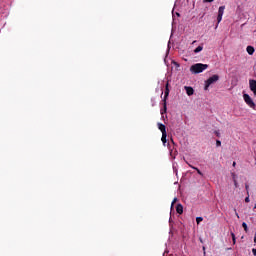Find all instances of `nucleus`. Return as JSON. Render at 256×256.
I'll list each match as a JSON object with an SVG mask.
<instances>
[{"label":"nucleus","instance_id":"nucleus-1","mask_svg":"<svg viewBox=\"0 0 256 256\" xmlns=\"http://www.w3.org/2000/svg\"><path fill=\"white\" fill-rule=\"evenodd\" d=\"M207 69H209V65L203 63H196L190 67L191 73H194L195 75L203 73Z\"/></svg>","mask_w":256,"mask_h":256},{"label":"nucleus","instance_id":"nucleus-2","mask_svg":"<svg viewBox=\"0 0 256 256\" xmlns=\"http://www.w3.org/2000/svg\"><path fill=\"white\" fill-rule=\"evenodd\" d=\"M217 81H219V75L214 74L213 76H211L210 78H208L205 81V86H204V90L208 91L209 87H211V85H213V83H217Z\"/></svg>","mask_w":256,"mask_h":256},{"label":"nucleus","instance_id":"nucleus-3","mask_svg":"<svg viewBox=\"0 0 256 256\" xmlns=\"http://www.w3.org/2000/svg\"><path fill=\"white\" fill-rule=\"evenodd\" d=\"M243 99L246 105H248V107H250L251 109H255L256 107L255 102L253 101V98L249 96V94H243Z\"/></svg>","mask_w":256,"mask_h":256},{"label":"nucleus","instance_id":"nucleus-4","mask_svg":"<svg viewBox=\"0 0 256 256\" xmlns=\"http://www.w3.org/2000/svg\"><path fill=\"white\" fill-rule=\"evenodd\" d=\"M169 97V83H166V88H165V92H164V104H163V108H164V113H167V98Z\"/></svg>","mask_w":256,"mask_h":256},{"label":"nucleus","instance_id":"nucleus-5","mask_svg":"<svg viewBox=\"0 0 256 256\" xmlns=\"http://www.w3.org/2000/svg\"><path fill=\"white\" fill-rule=\"evenodd\" d=\"M223 13H225V6H220L218 9V16H217L218 23H221V21L223 20Z\"/></svg>","mask_w":256,"mask_h":256},{"label":"nucleus","instance_id":"nucleus-6","mask_svg":"<svg viewBox=\"0 0 256 256\" xmlns=\"http://www.w3.org/2000/svg\"><path fill=\"white\" fill-rule=\"evenodd\" d=\"M250 91L256 96V80H249Z\"/></svg>","mask_w":256,"mask_h":256},{"label":"nucleus","instance_id":"nucleus-7","mask_svg":"<svg viewBox=\"0 0 256 256\" xmlns=\"http://www.w3.org/2000/svg\"><path fill=\"white\" fill-rule=\"evenodd\" d=\"M184 89L189 97L195 93V90H193V87L191 86H185Z\"/></svg>","mask_w":256,"mask_h":256},{"label":"nucleus","instance_id":"nucleus-8","mask_svg":"<svg viewBox=\"0 0 256 256\" xmlns=\"http://www.w3.org/2000/svg\"><path fill=\"white\" fill-rule=\"evenodd\" d=\"M176 213H178V215H183V205L177 204Z\"/></svg>","mask_w":256,"mask_h":256},{"label":"nucleus","instance_id":"nucleus-9","mask_svg":"<svg viewBox=\"0 0 256 256\" xmlns=\"http://www.w3.org/2000/svg\"><path fill=\"white\" fill-rule=\"evenodd\" d=\"M158 128L161 131L162 134L167 133V129L164 124L158 123Z\"/></svg>","mask_w":256,"mask_h":256},{"label":"nucleus","instance_id":"nucleus-10","mask_svg":"<svg viewBox=\"0 0 256 256\" xmlns=\"http://www.w3.org/2000/svg\"><path fill=\"white\" fill-rule=\"evenodd\" d=\"M246 51L248 55H253V53H255V48L253 46H247Z\"/></svg>","mask_w":256,"mask_h":256},{"label":"nucleus","instance_id":"nucleus-11","mask_svg":"<svg viewBox=\"0 0 256 256\" xmlns=\"http://www.w3.org/2000/svg\"><path fill=\"white\" fill-rule=\"evenodd\" d=\"M189 167H191L192 169H194L195 171H197L198 175H201V177H203V172H201V170H199V168L192 166L191 164H188Z\"/></svg>","mask_w":256,"mask_h":256},{"label":"nucleus","instance_id":"nucleus-12","mask_svg":"<svg viewBox=\"0 0 256 256\" xmlns=\"http://www.w3.org/2000/svg\"><path fill=\"white\" fill-rule=\"evenodd\" d=\"M161 141H162L163 145H165L167 143V133L162 134Z\"/></svg>","mask_w":256,"mask_h":256},{"label":"nucleus","instance_id":"nucleus-13","mask_svg":"<svg viewBox=\"0 0 256 256\" xmlns=\"http://www.w3.org/2000/svg\"><path fill=\"white\" fill-rule=\"evenodd\" d=\"M203 51V46H198L195 50L194 53H201Z\"/></svg>","mask_w":256,"mask_h":256},{"label":"nucleus","instance_id":"nucleus-14","mask_svg":"<svg viewBox=\"0 0 256 256\" xmlns=\"http://www.w3.org/2000/svg\"><path fill=\"white\" fill-rule=\"evenodd\" d=\"M242 227L244 229V231L247 233V231H249V228L247 227V223L243 222L242 223Z\"/></svg>","mask_w":256,"mask_h":256},{"label":"nucleus","instance_id":"nucleus-15","mask_svg":"<svg viewBox=\"0 0 256 256\" xmlns=\"http://www.w3.org/2000/svg\"><path fill=\"white\" fill-rule=\"evenodd\" d=\"M201 221H203V217H197L196 218L197 225H199V223H201Z\"/></svg>","mask_w":256,"mask_h":256},{"label":"nucleus","instance_id":"nucleus-16","mask_svg":"<svg viewBox=\"0 0 256 256\" xmlns=\"http://www.w3.org/2000/svg\"><path fill=\"white\" fill-rule=\"evenodd\" d=\"M231 237H232L233 244L235 245L236 243L235 233L231 232Z\"/></svg>","mask_w":256,"mask_h":256},{"label":"nucleus","instance_id":"nucleus-17","mask_svg":"<svg viewBox=\"0 0 256 256\" xmlns=\"http://www.w3.org/2000/svg\"><path fill=\"white\" fill-rule=\"evenodd\" d=\"M216 147H221V140H216Z\"/></svg>","mask_w":256,"mask_h":256},{"label":"nucleus","instance_id":"nucleus-18","mask_svg":"<svg viewBox=\"0 0 256 256\" xmlns=\"http://www.w3.org/2000/svg\"><path fill=\"white\" fill-rule=\"evenodd\" d=\"M245 189H246L247 195H249V185L248 184H245Z\"/></svg>","mask_w":256,"mask_h":256},{"label":"nucleus","instance_id":"nucleus-19","mask_svg":"<svg viewBox=\"0 0 256 256\" xmlns=\"http://www.w3.org/2000/svg\"><path fill=\"white\" fill-rule=\"evenodd\" d=\"M233 181H234V187L236 188L239 187V183H237V179H234Z\"/></svg>","mask_w":256,"mask_h":256},{"label":"nucleus","instance_id":"nucleus-20","mask_svg":"<svg viewBox=\"0 0 256 256\" xmlns=\"http://www.w3.org/2000/svg\"><path fill=\"white\" fill-rule=\"evenodd\" d=\"M215 0H203V3H213Z\"/></svg>","mask_w":256,"mask_h":256},{"label":"nucleus","instance_id":"nucleus-21","mask_svg":"<svg viewBox=\"0 0 256 256\" xmlns=\"http://www.w3.org/2000/svg\"><path fill=\"white\" fill-rule=\"evenodd\" d=\"M175 203H177V198H174L171 204V207H173L175 205Z\"/></svg>","mask_w":256,"mask_h":256},{"label":"nucleus","instance_id":"nucleus-22","mask_svg":"<svg viewBox=\"0 0 256 256\" xmlns=\"http://www.w3.org/2000/svg\"><path fill=\"white\" fill-rule=\"evenodd\" d=\"M214 133H215L216 137H221V133H219V131L216 130Z\"/></svg>","mask_w":256,"mask_h":256},{"label":"nucleus","instance_id":"nucleus-23","mask_svg":"<svg viewBox=\"0 0 256 256\" xmlns=\"http://www.w3.org/2000/svg\"><path fill=\"white\" fill-rule=\"evenodd\" d=\"M248 196L245 198V203H249L251 200L249 199V194H247Z\"/></svg>","mask_w":256,"mask_h":256},{"label":"nucleus","instance_id":"nucleus-24","mask_svg":"<svg viewBox=\"0 0 256 256\" xmlns=\"http://www.w3.org/2000/svg\"><path fill=\"white\" fill-rule=\"evenodd\" d=\"M232 179H233V181H235V179H237V175H235V173H232Z\"/></svg>","mask_w":256,"mask_h":256},{"label":"nucleus","instance_id":"nucleus-25","mask_svg":"<svg viewBox=\"0 0 256 256\" xmlns=\"http://www.w3.org/2000/svg\"><path fill=\"white\" fill-rule=\"evenodd\" d=\"M252 253H253L254 256H256V249L255 248L252 249Z\"/></svg>","mask_w":256,"mask_h":256},{"label":"nucleus","instance_id":"nucleus-26","mask_svg":"<svg viewBox=\"0 0 256 256\" xmlns=\"http://www.w3.org/2000/svg\"><path fill=\"white\" fill-rule=\"evenodd\" d=\"M232 165H233V167H235V165H237V163H236V162H233V164H232Z\"/></svg>","mask_w":256,"mask_h":256},{"label":"nucleus","instance_id":"nucleus-27","mask_svg":"<svg viewBox=\"0 0 256 256\" xmlns=\"http://www.w3.org/2000/svg\"><path fill=\"white\" fill-rule=\"evenodd\" d=\"M254 243H256V234H255V236H254Z\"/></svg>","mask_w":256,"mask_h":256},{"label":"nucleus","instance_id":"nucleus-28","mask_svg":"<svg viewBox=\"0 0 256 256\" xmlns=\"http://www.w3.org/2000/svg\"><path fill=\"white\" fill-rule=\"evenodd\" d=\"M171 142H172V143H175V142L173 141V138H171Z\"/></svg>","mask_w":256,"mask_h":256},{"label":"nucleus","instance_id":"nucleus-29","mask_svg":"<svg viewBox=\"0 0 256 256\" xmlns=\"http://www.w3.org/2000/svg\"><path fill=\"white\" fill-rule=\"evenodd\" d=\"M236 217H238V218H239V214H236Z\"/></svg>","mask_w":256,"mask_h":256}]
</instances>
